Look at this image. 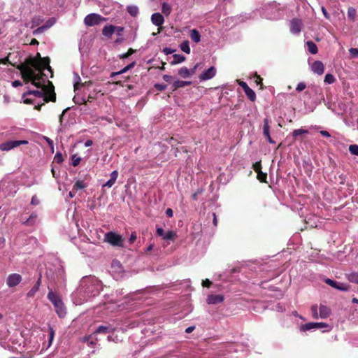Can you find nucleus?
Instances as JSON below:
<instances>
[{
	"label": "nucleus",
	"instance_id": "31",
	"mask_svg": "<svg viewBox=\"0 0 358 358\" xmlns=\"http://www.w3.org/2000/svg\"><path fill=\"white\" fill-rule=\"evenodd\" d=\"M80 78L78 73H74V90H77L80 88V85H83L84 84H80Z\"/></svg>",
	"mask_w": 358,
	"mask_h": 358
},
{
	"label": "nucleus",
	"instance_id": "44",
	"mask_svg": "<svg viewBox=\"0 0 358 358\" xmlns=\"http://www.w3.org/2000/svg\"><path fill=\"white\" fill-rule=\"evenodd\" d=\"M38 290V285H34L27 293L29 297H32Z\"/></svg>",
	"mask_w": 358,
	"mask_h": 358
},
{
	"label": "nucleus",
	"instance_id": "36",
	"mask_svg": "<svg viewBox=\"0 0 358 358\" xmlns=\"http://www.w3.org/2000/svg\"><path fill=\"white\" fill-rule=\"evenodd\" d=\"M49 341H48V348H49L53 341L54 337H55V331L52 327H49Z\"/></svg>",
	"mask_w": 358,
	"mask_h": 358
},
{
	"label": "nucleus",
	"instance_id": "6",
	"mask_svg": "<svg viewBox=\"0 0 358 358\" xmlns=\"http://www.w3.org/2000/svg\"><path fill=\"white\" fill-rule=\"evenodd\" d=\"M103 18L100 15L96 13H91L87 15L84 20L85 24L87 26H94L99 24Z\"/></svg>",
	"mask_w": 358,
	"mask_h": 358
},
{
	"label": "nucleus",
	"instance_id": "7",
	"mask_svg": "<svg viewBox=\"0 0 358 358\" xmlns=\"http://www.w3.org/2000/svg\"><path fill=\"white\" fill-rule=\"evenodd\" d=\"M22 280V276L18 273H12L8 275L6 278V285L8 287H14L19 285Z\"/></svg>",
	"mask_w": 358,
	"mask_h": 358
},
{
	"label": "nucleus",
	"instance_id": "27",
	"mask_svg": "<svg viewBox=\"0 0 358 358\" xmlns=\"http://www.w3.org/2000/svg\"><path fill=\"white\" fill-rule=\"evenodd\" d=\"M246 96L248 97L250 100L252 101H254L256 99V94L255 92L250 88L248 87L244 91Z\"/></svg>",
	"mask_w": 358,
	"mask_h": 358
},
{
	"label": "nucleus",
	"instance_id": "54",
	"mask_svg": "<svg viewBox=\"0 0 358 358\" xmlns=\"http://www.w3.org/2000/svg\"><path fill=\"white\" fill-rule=\"evenodd\" d=\"M155 87L157 90L160 91L164 90L166 88V86L163 84H156Z\"/></svg>",
	"mask_w": 358,
	"mask_h": 358
},
{
	"label": "nucleus",
	"instance_id": "34",
	"mask_svg": "<svg viewBox=\"0 0 358 358\" xmlns=\"http://www.w3.org/2000/svg\"><path fill=\"white\" fill-rule=\"evenodd\" d=\"M71 161L72 165L76 167L78 166V164H80L81 158L79 156H78V155L74 154L71 156Z\"/></svg>",
	"mask_w": 358,
	"mask_h": 358
},
{
	"label": "nucleus",
	"instance_id": "43",
	"mask_svg": "<svg viewBox=\"0 0 358 358\" xmlns=\"http://www.w3.org/2000/svg\"><path fill=\"white\" fill-rule=\"evenodd\" d=\"M36 218V215L35 213H32L29 217L24 222V224L27 225H31L34 224L35 220Z\"/></svg>",
	"mask_w": 358,
	"mask_h": 358
},
{
	"label": "nucleus",
	"instance_id": "21",
	"mask_svg": "<svg viewBox=\"0 0 358 358\" xmlns=\"http://www.w3.org/2000/svg\"><path fill=\"white\" fill-rule=\"evenodd\" d=\"M306 45L310 53L313 55H315L317 53L318 49L316 44L314 42L311 41H307Z\"/></svg>",
	"mask_w": 358,
	"mask_h": 358
},
{
	"label": "nucleus",
	"instance_id": "10",
	"mask_svg": "<svg viewBox=\"0 0 358 358\" xmlns=\"http://www.w3.org/2000/svg\"><path fill=\"white\" fill-rule=\"evenodd\" d=\"M112 273L114 278L118 280L123 277L124 271L120 262H113L112 264Z\"/></svg>",
	"mask_w": 358,
	"mask_h": 358
},
{
	"label": "nucleus",
	"instance_id": "60",
	"mask_svg": "<svg viewBox=\"0 0 358 358\" xmlns=\"http://www.w3.org/2000/svg\"><path fill=\"white\" fill-rule=\"evenodd\" d=\"M166 214L168 217H171L173 215V210L171 208H167L166 210Z\"/></svg>",
	"mask_w": 358,
	"mask_h": 358
},
{
	"label": "nucleus",
	"instance_id": "28",
	"mask_svg": "<svg viewBox=\"0 0 358 358\" xmlns=\"http://www.w3.org/2000/svg\"><path fill=\"white\" fill-rule=\"evenodd\" d=\"M180 48L181 49L182 51H183L184 52L187 53V54H189L190 53V47H189V41H183L180 45Z\"/></svg>",
	"mask_w": 358,
	"mask_h": 358
},
{
	"label": "nucleus",
	"instance_id": "57",
	"mask_svg": "<svg viewBox=\"0 0 358 358\" xmlns=\"http://www.w3.org/2000/svg\"><path fill=\"white\" fill-rule=\"evenodd\" d=\"M320 134L324 137L329 138L331 137V134L327 131L324 130H322L320 131Z\"/></svg>",
	"mask_w": 358,
	"mask_h": 358
},
{
	"label": "nucleus",
	"instance_id": "3",
	"mask_svg": "<svg viewBox=\"0 0 358 358\" xmlns=\"http://www.w3.org/2000/svg\"><path fill=\"white\" fill-rule=\"evenodd\" d=\"M48 299L54 305L55 310L59 317H64V315H66V309L60 296L54 292H52V290H50L48 294Z\"/></svg>",
	"mask_w": 358,
	"mask_h": 358
},
{
	"label": "nucleus",
	"instance_id": "14",
	"mask_svg": "<svg viewBox=\"0 0 358 358\" xmlns=\"http://www.w3.org/2000/svg\"><path fill=\"white\" fill-rule=\"evenodd\" d=\"M312 71L317 75H322L324 71V66L322 62L315 61L311 65Z\"/></svg>",
	"mask_w": 358,
	"mask_h": 358
},
{
	"label": "nucleus",
	"instance_id": "38",
	"mask_svg": "<svg viewBox=\"0 0 358 358\" xmlns=\"http://www.w3.org/2000/svg\"><path fill=\"white\" fill-rule=\"evenodd\" d=\"M308 133V130H306V129L301 128V129L294 130L292 132V134H293L294 137H296L299 135L306 134Z\"/></svg>",
	"mask_w": 358,
	"mask_h": 358
},
{
	"label": "nucleus",
	"instance_id": "8",
	"mask_svg": "<svg viewBox=\"0 0 358 358\" xmlns=\"http://www.w3.org/2000/svg\"><path fill=\"white\" fill-rule=\"evenodd\" d=\"M156 234L157 236L162 237L164 240H173L176 236V234L173 231H164V230L157 226L156 228Z\"/></svg>",
	"mask_w": 358,
	"mask_h": 358
},
{
	"label": "nucleus",
	"instance_id": "64",
	"mask_svg": "<svg viewBox=\"0 0 358 358\" xmlns=\"http://www.w3.org/2000/svg\"><path fill=\"white\" fill-rule=\"evenodd\" d=\"M1 63L3 64H6L9 63V57H6L1 59Z\"/></svg>",
	"mask_w": 358,
	"mask_h": 358
},
{
	"label": "nucleus",
	"instance_id": "15",
	"mask_svg": "<svg viewBox=\"0 0 358 358\" xmlns=\"http://www.w3.org/2000/svg\"><path fill=\"white\" fill-rule=\"evenodd\" d=\"M263 134L266 136L267 141L269 143L275 144V142L271 138L270 136V127L268 124V120L265 118L264 120V126H263Z\"/></svg>",
	"mask_w": 358,
	"mask_h": 358
},
{
	"label": "nucleus",
	"instance_id": "18",
	"mask_svg": "<svg viewBox=\"0 0 358 358\" xmlns=\"http://www.w3.org/2000/svg\"><path fill=\"white\" fill-rule=\"evenodd\" d=\"M330 309L324 305L320 306V317L322 319L327 318L330 315Z\"/></svg>",
	"mask_w": 358,
	"mask_h": 358
},
{
	"label": "nucleus",
	"instance_id": "56",
	"mask_svg": "<svg viewBox=\"0 0 358 358\" xmlns=\"http://www.w3.org/2000/svg\"><path fill=\"white\" fill-rule=\"evenodd\" d=\"M322 12L324 15V16L327 18V19H329L330 18V15L328 13V12L327 11L326 8L324 7V6H322Z\"/></svg>",
	"mask_w": 358,
	"mask_h": 358
},
{
	"label": "nucleus",
	"instance_id": "49",
	"mask_svg": "<svg viewBox=\"0 0 358 358\" xmlns=\"http://www.w3.org/2000/svg\"><path fill=\"white\" fill-rule=\"evenodd\" d=\"M349 52H350V55H352V57H358V48H351L349 50Z\"/></svg>",
	"mask_w": 358,
	"mask_h": 358
},
{
	"label": "nucleus",
	"instance_id": "25",
	"mask_svg": "<svg viewBox=\"0 0 358 358\" xmlns=\"http://www.w3.org/2000/svg\"><path fill=\"white\" fill-rule=\"evenodd\" d=\"M171 10H172V8H171V6L168 4L166 2H164L162 3V13L166 15V16H168L170 15V13H171Z\"/></svg>",
	"mask_w": 358,
	"mask_h": 358
},
{
	"label": "nucleus",
	"instance_id": "51",
	"mask_svg": "<svg viewBox=\"0 0 358 358\" xmlns=\"http://www.w3.org/2000/svg\"><path fill=\"white\" fill-rule=\"evenodd\" d=\"M134 52V50L131 48H130L127 52L122 54L120 57L122 59L127 58L129 56L132 55Z\"/></svg>",
	"mask_w": 358,
	"mask_h": 358
},
{
	"label": "nucleus",
	"instance_id": "17",
	"mask_svg": "<svg viewBox=\"0 0 358 358\" xmlns=\"http://www.w3.org/2000/svg\"><path fill=\"white\" fill-rule=\"evenodd\" d=\"M117 177V171L115 170L112 171L110 173V178L104 185H103V187L110 188L115 183Z\"/></svg>",
	"mask_w": 358,
	"mask_h": 358
},
{
	"label": "nucleus",
	"instance_id": "62",
	"mask_svg": "<svg viewBox=\"0 0 358 358\" xmlns=\"http://www.w3.org/2000/svg\"><path fill=\"white\" fill-rule=\"evenodd\" d=\"M198 66H199V64H196L192 69L189 70L190 73H191V76L195 73Z\"/></svg>",
	"mask_w": 358,
	"mask_h": 358
},
{
	"label": "nucleus",
	"instance_id": "20",
	"mask_svg": "<svg viewBox=\"0 0 358 358\" xmlns=\"http://www.w3.org/2000/svg\"><path fill=\"white\" fill-rule=\"evenodd\" d=\"M325 282H326L327 284H328L331 287H334V288H336L337 289H339V290H347V288L343 284L341 285H338L337 282L336 281L331 280V279L327 278L325 280Z\"/></svg>",
	"mask_w": 358,
	"mask_h": 358
},
{
	"label": "nucleus",
	"instance_id": "41",
	"mask_svg": "<svg viewBox=\"0 0 358 358\" xmlns=\"http://www.w3.org/2000/svg\"><path fill=\"white\" fill-rule=\"evenodd\" d=\"M350 152L353 155L358 156V145H350L349 146Z\"/></svg>",
	"mask_w": 358,
	"mask_h": 358
},
{
	"label": "nucleus",
	"instance_id": "50",
	"mask_svg": "<svg viewBox=\"0 0 358 358\" xmlns=\"http://www.w3.org/2000/svg\"><path fill=\"white\" fill-rule=\"evenodd\" d=\"M84 341L85 342L87 343L88 345H94L96 344V341H94L93 339H92V336H90V337H87V338H84Z\"/></svg>",
	"mask_w": 358,
	"mask_h": 358
},
{
	"label": "nucleus",
	"instance_id": "5",
	"mask_svg": "<svg viewBox=\"0 0 358 358\" xmlns=\"http://www.w3.org/2000/svg\"><path fill=\"white\" fill-rule=\"evenodd\" d=\"M28 143L26 140L8 141L0 144V150L8 152L21 145H27Z\"/></svg>",
	"mask_w": 358,
	"mask_h": 358
},
{
	"label": "nucleus",
	"instance_id": "2",
	"mask_svg": "<svg viewBox=\"0 0 358 358\" xmlns=\"http://www.w3.org/2000/svg\"><path fill=\"white\" fill-rule=\"evenodd\" d=\"M101 289L100 281L95 277L89 276L82 278L79 289L73 294V301L76 305H80L92 296L98 294Z\"/></svg>",
	"mask_w": 358,
	"mask_h": 358
},
{
	"label": "nucleus",
	"instance_id": "29",
	"mask_svg": "<svg viewBox=\"0 0 358 358\" xmlns=\"http://www.w3.org/2000/svg\"><path fill=\"white\" fill-rule=\"evenodd\" d=\"M127 11L131 16H136L138 13V8L136 6H127Z\"/></svg>",
	"mask_w": 358,
	"mask_h": 358
},
{
	"label": "nucleus",
	"instance_id": "33",
	"mask_svg": "<svg viewBox=\"0 0 358 358\" xmlns=\"http://www.w3.org/2000/svg\"><path fill=\"white\" fill-rule=\"evenodd\" d=\"M356 13H357V10L355 8L353 7H350L348 9V16L350 19H351L352 20H354L355 18V16H356Z\"/></svg>",
	"mask_w": 358,
	"mask_h": 358
},
{
	"label": "nucleus",
	"instance_id": "42",
	"mask_svg": "<svg viewBox=\"0 0 358 358\" xmlns=\"http://www.w3.org/2000/svg\"><path fill=\"white\" fill-rule=\"evenodd\" d=\"M315 329L328 328L327 331L330 330V327L328 324L324 322H314Z\"/></svg>",
	"mask_w": 358,
	"mask_h": 358
},
{
	"label": "nucleus",
	"instance_id": "48",
	"mask_svg": "<svg viewBox=\"0 0 358 358\" xmlns=\"http://www.w3.org/2000/svg\"><path fill=\"white\" fill-rule=\"evenodd\" d=\"M257 178L258 179L262 181V182H265L266 181V179L267 178V176L266 173H263L262 172H258V175H257Z\"/></svg>",
	"mask_w": 358,
	"mask_h": 358
},
{
	"label": "nucleus",
	"instance_id": "9",
	"mask_svg": "<svg viewBox=\"0 0 358 358\" xmlns=\"http://www.w3.org/2000/svg\"><path fill=\"white\" fill-rule=\"evenodd\" d=\"M217 73V69L214 66H211L208 68L207 70L204 71L202 73H201L199 76L200 81L208 80L212 79Z\"/></svg>",
	"mask_w": 358,
	"mask_h": 358
},
{
	"label": "nucleus",
	"instance_id": "12",
	"mask_svg": "<svg viewBox=\"0 0 358 358\" xmlns=\"http://www.w3.org/2000/svg\"><path fill=\"white\" fill-rule=\"evenodd\" d=\"M223 301L224 296L221 294H209L206 299L207 303L210 305L221 303Z\"/></svg>",
	"mask_w": 358,
	"mask_h": 358
},
{
	"label": "nucleus",
	"instance_id": "24",
	"mask_svg": "<svg viewBox=\"0 0 358 358\" xmlns=\"http://www.w3.org/2000/svg\"><path fill=\"white\" fill-rule=\"evenodd\" d=\"M178 75L183 78H187L191 76V73L187 67H182L178 70Z\"/></svg>",
	"mask_w": 358,
	"mask_h": 358
},
{
	"label": "nucleus",
	"instance_id": "47",
	"mask_svg": "<svg viewBox=\"0 0 358 358\" xmlns=\"http://www.w3.org/2000/svg\"><path fill=\"white\" fill-rule=\"evenodd\" d=\"M306 85L304 83L301 82V83H299L297 85L296 88V90L297 92H301V91H303V90H305V89H306Z\"/></svg>",
	"mask_w": 358,
	"mask_h": 358
},
{
	"label": "nucleus",
	"instance_id": "22",
	"mask_svg": "<svg viewBox=\"0 0 358 358\" xmlns=\"http://www.w3.org/2000/svg\"><path fill=\"white\" fill-rule=\"evenodd\" d=\"M115 27L113 25L106 26L102 31L103 34L106 37H110L115 31Z\"/></svg>",
	"mask_w": 358,
	"mask_h": 358
},
{
	"label": "nucleus",
	"instance_id": "35",
	"mask_svg": "<svg viewBox=\"0 0 358 358\" xmlns=\"http://www.w3.org/2000/svg\"><path fill=\"white\" fill-rule=\"evenodd\" d=\"M110 328L108 326H99L95 331V334L108 333L110 331Z\"/></svg>",
	"mask_w": 358,
	"mask_h": 358
},
{
	"label": "nucleus",
	"instance_id": "39",
	"mask_svg": "<svg viewBox=\"0 0 358 358\" xmlns=\"http://www.w3.org/2000/svg\"><path fill=\"white\" fill-rule=\"evenodd\" d=\"M335 81V78L333 75L327 73L324 77V82L327 84H332Z\"/></svg>",
	"mask_w": 358,
	"mask_h": 358
},
{
	"label": "nucleus",
	"instance_id": "59",
	"mask_svg": "<svg viewBox=\"0 0 358 358\" xmlns=\"http://www.w3.org/2000/svg\"><path fill=\"white\" fill-rule=\"evenodd\" d=\"M22 85V82L20 80H15L12 83V86L13 87H17L21 86Z\"/></svg>",
	"mask_w": 358,
	"mask_h": 358
},
{
	"label": "nucleus",
	"instance_id": "45",
	"mask_svg": "<svg viewBox=\"0 0 358 358\" xmlns=\"http://www.w3.org/2000/svg\"><path fill=\"white\" fill-rule=\"evenodd\" d=\"M54 160L58 164L62 163L64 161V158H63L62 153H60V152L56 153V155L54 157Z\"/></svg>",
	"mask_w": 358,
	"mask_h": 358
},
{
	"label": "nucleus",
	"instance_id": "53",
	"mask_svg": "<svg viewBox=\"0 0 358 358\" xmlns=\"http://www.w3.org/2000/svg\"><path fill=\"white\" fill-rule=\"evenodd\" d=\"M238 83L243 88V91H245L246 89L249 87L247 83L244 81L238 80Z\"/></svg>",
	"mask_w": 358,
	"mask_h": 358
},
{
	"label": "nucleus",
	"instance_id": "40",
	"mask_svg": "<svg viewBox=\"0 0 358 358\" xmlns=\"http://www.w3.org/2000/svg\"><path fill=\"white\" fill-rule=\"evenodd\" d=\"M86 187L85 182L83 180H77L73 186L76 189H82Z\"/></svg>",
	"mask_w": 358,
	"mask_h": 358
},
{
	"label": "nucleus",
	"instance_id": "19",
	"mask_svg": "<svg viewBox=\"0 0 358 358\" xmlns=\"http://www.w3.org/2000/svg\"><path fill=\"white\" fill-rule=\"evenodd\" d=\"M189 36L192 41L198 43L201 41V34L200 33L195 29L190 30Z\"/></svg>",
	"mask_w": 358,
	"mask_h": 358
},
{
	"label": "nucleus",
	"instance_id": "16",
	"mask_svg": "<svg viewBox=\"0 0 358 358\" xmlns=\"http://www.w3.org/2000/svg\"><path fill=\"white\" fill-rule=\"evenodd\" d=\"M151 22L154 25L160 27L164 22V16L159 13H155L151 16Z\"/></svg>",
	"mask_w": 358,
	"mask_h": 358
},
{
	"label": "nucleus",
	"instance_id": "46",
	"mask_svg": "<svg viewBox=\"0 0 358 358\" xmlns=\"http://www.w3.org/2000/svg\"><path fill=\"white\" fill-rule=\"evenodd\" d=\"M311 310H312V314H313V318L317 319L319 316H318V313H317V305L313 306L311 308Z\"/></svg>",
	"mask_w": 358,
	"mask_h": 358
},
{
	"label": "nucleus",
	"instance_id": "1",
	"mask_svg": "<svg viewBox=\"0 0 358 358\" xmlns=\"http://www.w3.org/2000/svg\"><path fill=\"white\" fill-rule=\"evenodd\" d=\"M49 63V58H41L40 54L38 53L36 58L30 59L29 64H20L17 66V69L21 72L22 78L25 81L31 82L32 85L40 89L29 90L22 95L24 103L34 104L36 109H40L42 105L49 101H55L56 100L52 84L48 81L49 87L45 85L46 80L43 78V71L45 69L50 70Z\"/></svg>",
	"mask_w": 358,
	"mask_h": 358
},
{
	"label": "nucleus",
	"instance_id": "37",
	"mask_svg": "<svg viewBox=\"0 0 358 358\" xmlns=\"http://www.w3.org/2000/svg\"><path fill=\"white\" fill-rule=\"evenodd\" d=\"M348 280L350 282L358 284V272L352 273L348 275Z\"/></svg>",
	"mask_w": 358,
	"mask_h": 358
},
{
	"label": "nucleus",
	"instance_id": "52",
	"mask_svg": "<svg viewBox=\"0 0 358 358\" xmlns=\"http://www.w3.org/2000/svg\"><path fill=\"white\" fill-rule=\"evenodd\" d=\"M134 66V63H132V64L125 66L122 70H121L118 73H116L115 74H121V73H125L126 71H127L129 69H131Z\"/></svg>",
	"mask_w": 358,
	"mask_h": 358
},
{
	"label": "nucleus",
	"instance_id": "30",
	"mask_svg": "<svg viewBox=\"0 0 358 358\" xmlns=\"http://www.w3.org/2000/svg\"><path fill=\"white\" fill-rule=\"evenodd\" d=\"M315 329L314 322L307 323L306 324L301 325L300 327L301 331H310Z\"/></svg>",
	"mask_w": 358,
	"mask_h": 358
},
{
	"label": "nucleus",
	"instance_id": "13",
	"mask_svg": "<svg viewBox=\"0 0 358 358\" xmlns=\"http://www.w3.org/2000/svg\"><path fill=\"white\" fill-rule=\"evenodd\" d=\"M13 345L12 348L17 349V347H21L24 343L23 337L21 334H15L10 338Z\"/></svg>",
	"mask_w": 358,
	"mask_h": 358
},
{
	"label": "nucleus",
	"instance_id": "32",
	"mask_svg": "<svg viewBox=\"0 0 358 358\" xmlns=\"http://www.w3.org/2000/svg\"><path fill=\"white\" fill-rule=\"evenodd\" d=\"M173 58H174V59L172 62L173 64L181 63V62H184L185 59V57L183 55H178V54L174 55Z\"/></svg>",
	"mask_w": 358,
	"mask_h": 358
},
{
	"label": "nucleus",
	"instance_id": "58",
	"mask_svg": "<svg viewBox=\"0 0 358 358\" xmlns=\"http://www.w3.org/2000/svg\"><path fill=\"white\" fill-rule=\"evenodd\" d=\"M211 282L208 279L203 280L202 281V285L203 287H210Z\"/></svg>",
	"mask_w": 358,
	"mask_h": 358
},
{
	"label": "nucleus",
	"instance_id": "4",
	"mask_svg": "<svg viewBox=\"0 0 358 358\" xmlns=\"http://www.w3.org/2000/svg\"><path fill=\"white\" fill-rule=\"evenodd\" d=\"M104 241L115 247H122L123 245L122 236L113 231H109L105 234Z\"/></svg>",
	"mask_w": 358,
	"mask_h": 358
},
{
	"label": "nucleus",
	"instance_id": "63",
	"mask_svg": "<svg viewBox=\"0 0 358 358\" xmlns=\"http://www.w3.org/2000/svg\"><path fill=\"white\" fill-rule=\"evenodd\" d=\"M93 144V141L92 140H87L85 142V147H90Z\"/></svg>",
	"mask_w": 358,
	"mask_h": 358
},
{
	"label": "nucleus",
	"instance_id": "55",
	"mask_svg": "<svg viewBox=\"0 0 358 358\" xmlns=\"http://www.w3.org/2000/svg\"><path fill=\"white\" fill-rule=\"evenodd\" d=\"M31 203L34 206L38 205L39 203V200L36 196H32Z\"/></svg>",
	"mask_w": 358,
	"mask_h": 358
},
{
	"label": "nucleus",
	"instance_id": "61",
	"mask_svg": "<svg viewBox=\"0 0 358 358\" xmlns=\"http://www.w3.org/2000/svg\"><path fill=\"white\" fill-rule=\"evenodd\" d=\"M171 76H169V75H164L163 76V79L164 80H165L166 82H169L171 80Z\"/></svg>",
	"mask_w": 358,
	"mask_h": 358
},
{
	"label": "nucleus",
	"instance_id": "23",
	"mask_svg": "<svg viewBox=\"0 0 358 358\" xmlns=\"http://www.w3.org/2000/svg\"><path fill=\"white\" fill-rule=\"evenodd\" d=\"M53 24V22H48L45 25L38 27L33 31L34 35L42 34L45 30L50 28Z\"/></svg>",
	"mask_w": 358,
	"mask_h": 358
},
{
	"label": "nucleus",
	"instance_id": "11",
	"mask_svg": "<svg viewBox=\"0 0 358 358\" xmlns=\"http://www.w3.org/2000/svg\"><path fill=\"white\" fill-rule=\"evenodd\" d=\"M302 29V22L299 19H293L290 22V31L294 34H299Z\"/></svg>",
	"mask_w": 358,
	"mask_h": 358
},
{
	"label": "nucleus",
	"instance_id": "26",
	"mask_svg": "<svg viewBox=\"0 0 358 358\" xmlns=\"http://www.w3.org/2000/svg\"><path fill=\"white\" fill-rule=\"evenodd\" d=\"M190 84V81L176 80L174 81L173 86L174 88H179L189 85Z\"/></svg>",
	"mask_w": 358,
	"mask_h": 358
}]
</instances>
